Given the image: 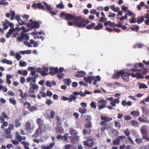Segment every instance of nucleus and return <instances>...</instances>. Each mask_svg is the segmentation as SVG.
<instances>
[{
	"mask_svg": "<svg viewBox=\"0 0 149 149\" xmlns=\"http://www.w3.org/2000/svg\"><path fill=\"white\" fill-rule=\"evenodd\" d=\"M74 22L78 27L83 28L85 27L86 24H88L90 22L88 20L82 18L81 16H78L77 17Z\"/></svg>",
	"mask_w": 149,
	"mask_h": 149,
	"instance_id": "nucleus-1",
	"label": "nucleus"
},
{
	"mask_svg": "<svg viewBox=\"0 0 149 149\" xmlns=\"http://www.w3.org/2000/svg\"><path fill=\"white\" fill-rule=\"evenodd\" d=\"M84 79L86 82L89 83L90 84H91L92 81H93V85H96L97 81H99L100 80L101 78L99 75L96 77L89 76L84 77Z\"/></svg>",
	"mask_w": 149,
	"mask_h": 149,
	"instance_id": "nucleus-2",
	"label": "nucleus"
},
{
	"mask_svg": "<svg viewBox=\"0 0 149 149\" xmlns=\"http://www.w3.org/2000/svg\"><path fill=\"white\" fill-rule=\"evenodd\" d=\"M17 39L20 42L22 41L23 40L25 39L26 41H24V44L29 47L32 46L29 43L27 42V41L29 40V36L27 34H25L23 31L21 32V36L17 38Z\"/></svg>",
	"mask_w": 149,
	"mask_h": 149,
	"instance_id": "nucleus-3",
	"label": "nucleus"
},
{
	"mask_svg": "<svg viewBox=\"0 0 149 149\" xmlns=\"http://www.w3.org/2000/svg\"><path fill=\"white\" fill-rule=\"evenodd\" d=\"M15 139L18 140V141L12 140L11 142L14 145H18L19 144L20 142H22V140H25L26 139V137L25 136H21L18 132H15Z\"/></svg>",
	"mask_w": 149,
	"mask_h": 149,
	"instance_id": "nucleus-4",
	"label": "nucleus"
},
{
	"mask_svg": "<svg viewBox=\"0 0 149 149\" xmlns=\"http://www.w3.org/2000/svg\"><path fill=\"white\" fill-rule=\"evenodd\" d=\"M60 17L68 21L73 20L74 22L77 17L74 15H72L70 13L66 14L63 12L61 13Z\"/></svg>",
	"mask_w": 149,
	"mask_h": 149,
	"instance_id": "nucleus-5",
	"label": "nucleus"
},
{
	"mask_svg": "<svg viewBox=\"0 0 149 149\" xmlns=\"http://www.w3.org/2000/svg\"><path fill=\"white\" fill-rule=\"evenodd\" d=\"M107 101L103 99H100L97 103V106L98 107V109L99 110H102L107 107Z\"/></svg>",
	"mask_w": 149,
	"mask_h": 149,
	"instance_id": "nucleus-6",
	"label": "nucleus"
},
{
	"mask_svg": "<svg viewBox=\"0 0 149 149\" xmlns=\"http://www.w3.org/2000/svg\"><path fill=\"white\" fill-rule=\"evenodd\" d=\"M23 106L25 107L30 112H32L36 110L38 108L35 106H31V103L28 102H26L23 104Z\"/></svg>",
	"mask_w": 149,
	"mask_h": 149,
	"instance_id": "nucleus-7",
	"label": "nucleus"
},
{
	"mask_svg": "<svg viewBox=\"0 0 149 149\" xmlns=\"http://www.w3.org/2000/svg\"><path fill=\"white\" fill-rule=\"evenodd\" d=\"M48 69L46 67H43L42 69L40 68H38L37 69V72L41 74L42 76H46L48 74L47 73Z\"/></svg>",
	"mask_w": 149,
	"mask_h": 149,
	"instance_id": "nucleus-8",
	"label": "nucleus"
},
{
	"mask_svg": "<svg viewBox=\"0 0 149 149\" xmlns=\"http://www.w3.org/2000/svg\"><path fill=\"white\" fill-rule=\"evenodd\" d=\"M100 117L101 120H103V121H101L100 123V125L102 126L104 125L105 122H109L112 120V118L103 116L102 115H101Z\"/></svg>",
	"mask_w": 149,
	"mask_h": 149,
	"instance_id": "nucleus-9",
	"label": "nucleus"
},
{
	"mask_svg": "<svg viewBox=\"0 0 149 149\" xmlns=\"http://www.w3.org/2000/svg\"><path fill=\"white\" fill-rule=\"evenodd\" d=\"M126 137L125 135H122L118 136L115 139L113 140L112 143L114 145H118L120 144V139H125Z\"/></svg>",
	"mask_w": 149,
	"mask_h": 149,
	"instance_id": "nucleus-10",
	"label": "nucleus"
},
{
	"mask_svg": "<svg viewBox=\"0 0 149 149\" xmlns=\"http://www.w3.org/2000/svg\"><path fill=\"white\" fill-rule=\"evenodd\" d=\"M26 127L25 128V130L28 132L31 133L33 132L34 129V126H31L30 122H27L25 125Z\"/></svg>",
	"mask_w": 149,
	"mask_h": 149,
	"instance_id": "nucleus-11",
	"label": "nucleus"
},
{
	"mask_svg": "<svg viewBox=\"0 0 149 149\" xmlns=\"http://www.w3.org/2000/svg\"><path fill=\"white\" fill-rule=\"evenodd\" d=\"M30 85L31 87L28 91L29 93H34L35 92V90H37L38 89V86L37 84H31L30 83Z\"/></svg>",
	"mask_w": 149,
	"mask_h": 149,
	"instance_id": "nucleus-12",
	"label": "nucleus"
},
{
	"mask_svg": "<svg viewBox=\"0 0 149 149\" xmlns=\"http://www.w3.org/2000/svg\"><path fill=\"white\" fill-rule=\"evenodd\" d=\"M31 6L32 8H34L35 9L38 8L40 10H45V8L44 6L42 5V3H34Z\"/></svg>",
	"mask_w": 149,
	"mask_h": 149,
	"instance_id": "nucleus-13",
	"label": "nucleus"
},
{
	"mask_svg": "<svg viewBox=\"0 0 149 149\" xmlns=\"http://www.w3.org/2000/svg\"><path fill=\"white\" fill-rule=\"evenodd\" d=\"M125 74V71L121 70L113 74L112 77V79H118L120 78V76H122L123 74Z\"/></svg>",
	"mask_w": 149,
	"mask_h": 149,
	"instance_id": "nucleus-14",
	"label": "nucleus"
},
{
	"mask_svg": "<svg viewBox=\"0 0 149 149\" xmlns=\"http://www.w3.org/2000/svg\"><path fill=\"white\" fill-rule=\"evenodd\" d=\"M130 75V73L128 72H125V74H122L121 77L123 79V80L126 82H128L130 80L129 77Z\"/></svg>",
	"mask_w": 149,
	"mask_h": 149,
	"instance_id": "nucleus-15",
	"label": "nucleus"
},
{
	"mask_svg": "<svg viewBox=\"0 0 149 149\" xmlns=\"http://www.w3.org/2000/svg\"><path fill=\"white\" fill-rule=\"evenodd\" d=\"M18 91L20 93V96L23 99H25L27 97H29V95L26 92H25L24 94L22 89H19L18 90Z\"/></svg>",
	"mask_w": 149,
	"mask_h": 149,
	"instance_id": "nucleus-16",
	"label": "nucleus"
},
{
	"mask_svg": "<svg viewBox=\"0 0 149 149\" xmlns=\"http://www.w3.org/2000/svg\"><path fill=\"white\" fill-rule=\"evenodd\" d=\"M49 74L52 75H54L58 72V69L57 67H50L49 68Z\"/></svg>",
	"mask_w": 149,
	"mask_h": 149,
	"instance_id": "nucleus-17",
	"label": "nucleus"
},
{
	"mask_svg": "<svg viewBox=\"0 0 149 149\" xmlns=\"http://www.w3.org/2000/svg\"><path fill=\"white\" fill-rule=\"evenodd\" d=\"M76 72L78 73L76 74H75V76L77 78L83 77L86 74L85 72L83 71H78Z\"/></svg>",
	"mask_w": 149,
	"mask_h": 149,
	"instance_id": "nucleus-18",
	"label": "nucleus"
},
{
	"mask_svg": "<svg viewBox=\"0 0 149 149\" xmlns=\"http://www.w3.org/2000/svg\"><path fill=\"white\" fill-rule=\"evenodd\" d=\"M61 126L62 125H57L55 128V131L56 132L61 134L63 132L64 130Z\"/></svg>",
	"mask_w": 149,
	"mask_h": 149,
	"instance_id": "nucleus-19",
	"label": "nucleus"
},
{
	"mask_svg": "<svg viewBox=\"0 0 149 149\" xmlns=\"http://www.w3.org/2000/svg\"><path fill=\"white\" fill-rule=\"evenodd\" d=\"M85 127L86 128H88L89 130V134H90V133L91 132V128L92 127V125L91 123V121H88L86 123H85Z\"/></svg>",
	"mask_w": 149,
	"mask_h": 149,
	"instance_id": "nucleus-20",
	"label": "nucleus"
},
{
	"mask_svg": "<svg viewBox=\"0 0 149 149\" xmlns=\"http://www.w3.org/2000/svg\"><path fill=\"white\" fill-rule=\"evenodd\" d=\"M31 26L34 29H37L39 27L40 24L37 22L34 21L31 23Z\"/></svg>",
	"mask_w": 149,
	"mask_h": 149,
	"instance_id": "nucleus-21",
	"label": "nucleus"
},
{
	"mask_svg": "<svg viewBox=\"0 0 149 149\" xmlns=\"http://www.w3.org/2000/svg\"><path fill=\"white\" fill-rule=\"evenodd\" d=\"M122 105L124 107L127 105L128 106H131L132 103L131 101H129L126 102L125 100H123L121 102Z\"/></svg>",
	"mask_w": 149,
	"mask_h": 149,
	"instance_id": "nucleus-22",
	"label": "nucleus"
},
{
	"mask_svg": "<svg viewBox=\"0 0 149 149\" xmlns=\"http://www.w3.org/2000/svg\"><path fill=\"white\" fill-rule=\"evenodd\" d=\"M147 126L146 125L142 126L141 128L140 132L141 134H143V133H146L147 132Z\"/></svg>",
	"mask_w": 149,
	"mask_h": 149,
	"instance_id": "nucleus-23",
	"label": "nucleus"
},
{
	"mask_svg": "<svg viewBox=\"0 0 149 149\" xmlns=\"http://www.w3.org/2000/svg\"><path fill=\"white\" fill-rule=\"evenodd\" d=\"M141 134L142 136V139L143 140L144 139L146 141H149V137L148 136L147 132Z\"/></svg>",
	"mask_w": 149,
	"mask_h": 149,
	"instance_id": "nucleus-24",
	"label": "nucleus"
},
{
	"mask_svg": "<svg viewBox=\"0 0 149 149\" xmlns=\"http://www.w3.org/2000/svg\"><path fill=\"white\" fill-rule=\"evenodd\" d=\"M56 119L57 120V125H62V120L61 118L58 116H57L56 117Z\"/></svg>",
	"mask_w": 149,
	"mask_h": 149,
	"instance_id": "nucleus-25",
	"label": "nucleus"
},
{
	"mask_svg": "<svg viewBox=\"0 0 149 149\" xmlns=\"http://www.w3.org/2000/svg\"><path fill=\"white\" fill-rule=\"evenodd\" d=\"M17 73L19 74H22L23 75H26L28 74L27 71L26 70H24L23 71L20 70H19L17 71Z\"/></svg>",
	"mask_w": 149,
	"mask_h": 149,
	"instance_id": "nucleus-26",
	"label": "nucleus"
},
{
	"mask_svg": "<svg viewBox=\"0 0 149 149\" xmlns=\"http://www.w3.org/2000/svg\"><path fill=\"white\" fill-rule=\"evenodd\" d=\"M21 143L24 146L25 149H29V143L25 141H22L21 142Z\"/></svg>",
	"mask_w": 149,
	"mask_h": 149,
	"instance_id": "nucleus-27",
	"label": "nucleus"
},
{
	"mask_svg": "<svg viewBox=\"0 0 149 149\" xmlns=\"http://www.w3.org/2000/svg\"><path fill=\"white\" fill-rule=\"evenodd\" d=\"M77 98V97L73 95H71L69 97V102H70L72 101H75Z\"/></svg>",
	"mask_w": 149,
	"mask_h": 149,
	"instance_id": "nucleus-28",
	"label": "nucleus"
},
{
	"mask_svg": "<svg viewBox=\"0 0 149 149\" xmlns=\"http://www.w3.org/2000/svg\"><path fill=\"white\" fill-rule=\"evenodd\" d=\"M42 133V132H40V130L38 128L35 133L32 135V137H34L35 138H37L40 134Z\"/></svg>",
	"mask_w": 149,
	"mask_h": 149,
	"instance_id": "nucleus-29",
	"label": "nucleus"
},
{
	"mask_svg": "<svg viewBox=\"0 0 149 149\" xmlns=\"http://www.w3.org/2000/svg\"><path fill=\"white\" fill-rule=\"evenodd\" d=\"M9 24L8 21L7 19H6L3 24L4 29H6L8 27Z\"/></svg>",
	"mask_w": 149,
	"mask_h": 149,
	"instance_id": "nucleus-30",
	"label": "nucleus"
},
{
	"mask_svg": "<svg viewBox=\"0 0 149 149\" xmlns=\"http://www.w3.org/2000/svg\"><path fill=\"white\" fill-rule=\"evenodd\" d=\"M103 27V25L102 23H99L96 26H95L94 29L97 30L102 29Z\"/></svg>",
	"mask_w": 149,
	"mask_h": 149,
	"instance_id": "nucleus-31",
	"label": "nucleus"
},
{
	"mask_svg": "<svg viewBox=\"0 0 149 149\" xmlns=\"http://www.w3.org/2000/svg\"><path fill=\"white\" fill-rule=\"evenodd\" d=\"M73 95H80V96L81 97H84L85 96V95L81 91L79 92H74L73 93Z\"/></svg>",
	"mask_w": 149,
	"mask_h": 149,
	"instance_id": "nucleus-32",
	"label": "nucleus"
},
{
	"mask_svg": "<svg viewBox=\"0 0 149 149\" xmlns=\"http://www.w3.org/2000/svg\"><path fill=\"white\" fill-rule=\"evenodd\" d=\"M12 78V76L9 75L7 74L6 76V82L8 84L10 85L11 83V81L10 80V79H11Z\"/></svg>",
	"mask_w": 149,
	"mask_h": 149,
	"instance_id": "nucleus-33",
	"label": "nucleus"
},
{
	"mask_svg": "<svg viewBox=\"0 0 149 149\" xmlns=\"http://www.w3.org/2000/svg\"><path fill=\"white\" fill-rule=\"evenodd\" d=\"M38 129L40 130V132H43L45 131L46 127L45 125H43L38 126Z\"/></svg>",
	"mask_w": 149,
	"mask_h": 149,
	"instance_id": "nucleus-34",
	"label": "nucleus"
},
{
	"mask_svg": "<svg viewBox=\"0 0 149 149\" xmlns=\"http://www.w3.org/2000/svg\"><path fill=\"white\" fill-rule=\"evenodd\" d=\"M79 111L81 114H83L86 113L87 109L84 107H80L79 108Z\"/></svg>",
	"mask_w": 149,
	"mask_h": 149,
	"instance_id": "nucleus-35",
	"label": "nucleus"
},
{
	"mask_svg": "<svg viewBox=\"0 0 149 149\" xmlns=\"http://www.w3.org/2000/svg\"><path fill=\"white\" fill-rule=\"evenodd\" d=\"M36 122L38 126L43 125L44 120L41 118H38L37 119Z\"/></svg>",
	"mask_w": 149,
	"mask_h": 149,
	"instance_id": "nucleus-36",
	"label": "nucleus"
},
{
	"mask_svg": "<svg viewBox=\"0 0 149 149\" xmlns=\"http://www.w3.org/2000/svg\"><path fill=\"white\" fill-rule=\"evenodd\" d=\"M69 132L72 135H76L77 134V133L76 130L72 128H70Z\"/></svg>",
	"mask_w": 149,
	"mask_h": 149,
	"instance_id": "nucleus-37",
	"label": "nucleus"
},
{
	"mask_svg": "<svg viewBox=\"0 0 149 149\" xmlns=\"http://www.w3.org/2000/svg\"><path fill=\"white\" fill-rule=\"evenodd\" d=\"M55 144V142L51 143L50 144L49 146L44 147L43 149H51L53 147Z\"/></svg>",
	"mask_w": 149,
	"mask_h": 149,
	"instance_id": "nucleus-38",
	"label": "nucleus"
},
{
	"mask_svg": "<svg viewBox=\"0 0 149 149\" xmlns=\"http://www.w3.org/2000/svg\"><path fill=\"white\" fill-rule=\"evenodd\" d=\"M15 126L17 128L21 126V124L18 119H15Z\"/></svg>",
	"mask_w": 149,
	"mask_h": 149,
	"instance_id": "nucleus-39",
	"label": "nucleus"
},
{
	"mask_svg": "<svg viewBox=\"0 0 149 149\" xmlns=\"http://www.w3.org/2000/svg\"><path fill=\"white\" fill-rule=\"evenodd\" d=\"M9 101L10 102L15 106L17 102L16 100L13 98H10L9 99Z\"/></svg>",
	"mask_w": 149,
	"mask_h": 149,
	"instance_id": "nucleus-40",
	"label": "nucleus"
},
{
	"mask_svg": "<svg viewBox=\"0 0 149 149\" xmlns=\"http://www.w3.org/2000/svg\"><path fill=\"white\" fill-rule=\"evenodd\" d=\"M131 114L134 116H138L140 115V113L138 111H132L131 112Z\"/></svg>",
	"mask_w": 149,
	"mask_h": 149,
	"instance_id": "nucleus-41",
	"label": "nucleus"
},
{
	"mask_svg": "<svg viewBox=\"0 0 149 149\" xmlns=\"http://www.w3.org/2000/svg\"><path fill=\"white\" fill-rule=\"evenodd\" d=\"M142 138H140L139 137H136L135 141L138 144H140L143 142Z\"/></svg>",
	"mask_w": 149,
	"mask_h": 149,
	"instance_id": "nucleus-42",
	"label": "nucleus"
},
{
	"mask_svg": "<svg viewBox=\"0 0 149 149\" xmlns=\"http://www.w3.org/2000/svg\"><path fill=\"white\" fill-rule=\"evenodd\" d=\"M144 17H139L138 18L137 22L138 24H140L142 23L144 21Z\"/></svg>",
	"mask_w": 149,
	"mask_h": 149,
	"instance_id": "nucleus-43",
	"label": "nucleus"
},
{
	"mask_svg": "<svg viewBox=\"0 0 149 149\" xmlns=\"http://www.w3.org/2000/svg\"><path fill=\"white\" fill-rule=\"evenodd\" d=\"M95 25V23H92L87 26L86 28L88 29H91L93 28H94Z\"/></svg>",
	"mask_w": 149,
	"mask_h": 149,
	"instance_id": "nucleus-44",
	"label": "nucleus"
},
{
	"mask_svg": "<svg viewBox=\"0 0 149 149\" xmlns=\"http://www.w3.org/2000/svg\"><path fill=\"white\" fill-rule=\"evenodd\" d=\"M46 5L45 8L49 12L51 10H52V8L49 5H48L46 3L43 2Z\"/></svg>",
	"mask_w": 149,
	"mask_h": 149,
	"instance_id": "nucleus-45",
	"label": "nucleus"
},
{
	"mask_svg": "<svg viewBox=\"0 0 149 149\" xmlns=\"http://www.w3.org/2000/svg\"><path fill=\"white\" fill-rule=\"evenodd\" d=\"M65 83L67 86H69L71 83V80L70 78H68L64 80Z\"/></svg>",
	"mask_w": 149,
	"mask_h": 149,
	"instance_id": "nucleus-46",
	"label": "nucleus"
},
{
	"mask_svg": "<svg viewBox=\"0 0 149 149\" xmlns=\"http://www.w3.org/2000/svg\"><path fill=\"white\" fill-rule=\"evenodd\" d=\"M57 77L58 78L61 79L64 78V73L62 72H57Z\"/></svg>",
	"mask_w": 149,
	"mask_h": 149,
	"instance_id": "nucleus-47",
	"label": "nucleus"
},
{
	"mask_svg": "<svg viewBox=\"0 0 149 149\" xmlns=\"http://www.w3.org/2000/svg\"><path fill=\"white\" fill-rule=\"evenodd\" d=\"M68 138H69V136H68V134L66 133L65 134V135L63 136H62V139L68 142Z\"/></svg>",
	"mask_w": 149,
	"mask_h": 149,
	"instance_id": "nucleus-48",
	"label": "nucleus"
},
{
	"mask_svg": "<svg viewBox=\"0 0 149 149\" xmlns=\"http://www.w3.org/2000/svg\"><path fill=\"white\" fill-rule=\"evenodd\" d=\"M148 88V87L146 85L143 83L139 84V89H141L142 88Z\"/></svg>",
	"mask_w": 149,
	"mask_h": 149,
	"instance_id": "nucleus-49",
	"label": "nucleus"
},
{
	"mask_svg": "<svg viewBox=\"0 0 149 149\" xmlns=\"http://www.w3.org/2000/svg\"><path fill=\"white\" fill-rule=\"evenodd\" d=\"M130 123L132 126H136L138 124V122L135 120H132L130 121Z\"/></svg>",
	"mask_w": 149,
	"mask_h": 149,
	"instance_id": "nucleus-50",
	"label": "nucleus"
},
{
	"mask_svg": "<svg viewBox=\"0 0 149 149\" xmlns=\"http://www.w3.org/2000/svg\"><path fill=\"white\" fill-rule=\"evenodd\" d=\"M104 125V127L107 129L111 127V126H112V124L111 123H105V124Z\"/></svg>",
	"mask_w": 149,
	"mask_h": 149,
	"instance_id": "nucleus-51",
	"label": "nucleus"
},
{
	"mask_svg": "<svg viewBox=\"0 0 149 149\" xmlns=\"http://www.w3.org/2000/svg\"><path fill=\"white\" fill-rule=\"evenodd\" d=\"M11 17L10 19L11 20H13L14 19L15 17V13L14 11L11 10Z\"/></svg>",
	"mask_w": 149,
	"mask_h": 149,
	"instance_id": "nucleus-52",
	"label": "nucleus"
},
{
	"mask_svg": "<svg viewBox=\"0 0 149 149\" xmlns=\"http://www.w3.org/2000/svg\"><path fill=\"white\" fill-rule=\"evenodd\" d=\"M138 120L139 121L141 122L145 123L149 122V121L148 120L143 119L141 117H139L138 118Z\"/></svg>",
	"mask_w": 149,
	"mask_h": 149,
	"instance_id": "nucleus-53",
	"label": "nucleus"
},
{
	"mask_svg": "<svg viewBox=\"0 0 149 149\" xmlns=\"http://www.w3.org/2000/svg\"><path fill=\"white\" fill-rule=\"evenodd\" d=\"M141 108L143 113H147L148 111V109L146 107H141Z\"/></svg>",
	"mask_w": 149,
	"mask_h": 149,
	"instance_id": "nucleus-54",
	"label": "nucleus"
},
{
	"mask_svg": "<svg viewBox=\"0 0 149 149\" xmlns=\"http://www.w3.org/2000/svg\"><path fill=\"white\" fill-rule=\"evenodd\" d=\"M53 102L52 100L50 99H48L46 100L45 103L48 106H49L50 105L52 104Z\"/></svg>",
	"mask_w": 149,
	"mask_h": 149,
	"instance_id": "nucleus-55",
	"label": "nucleus"
},
{
	"mask_svg": "<svg viewBox=\"0 0 149 149\" xmlns=\"http://www.w3.org/2000/svg\"><path fill=\"white\" fill-rule=\"evenodd\" d=\"M15 57L17 60L19 61L22 58V56L19 53H17L15 54Z\"/></svg>",
	"mask_w": 149,
	"mask_h": 149,
	"instance_id": "nucleus-56",
	"label": "nucleus"
},
{
	"mask_svg": "<svg viewBox=\"0 0 149 149\" xmlns=\"http://www.w3.org/2000/svg\"><path fill=\"white\" fill-rule=\"evenodd\" d=\"M94 139V138L92 136L87 137H86V139L88 142L90 141L92 142Z\"/></svg>",
	"mask_w": 149,
	"mask_h": 149,
	"instance_id": "nucleus-57",
	"label": "nucleus"
},
{
	"mask_svg": "<svg viewBox=\"0 0 149 149\" xmlns=\"http://www.w3.org/2000/svg\"><path fill=\"white\" fill-rule=\"evenodd\" d=\"M27 65L26 63L24 62H22V60L20 61L19 63V66L21 67H23L26 66Z\"/></svg>",
	"mask_w": 149,
	"mask_h": 149,
	"instance_id": "nucleus-58",
	"label": "nucleus"
},
{
	"mask_svg": "<svg viewBox=\"0 0 149 149\" xmlns=\"http://www.w3.org/2000/svg\"><path fill=\"white\" fill-rule=\"evenodd\" d=\"M50 118L51 119H53L54 117V116L55 114V112L53 111H51L50 112Z\"/></svg>",
	"mask_w": 149,
	"mask_h": 149,
	"instance_id": "nucleus-59",
	"label": "nucleus"
},
{
	"mask_svg": "<svg viewBox=\"0 0 149 149\" xmlns=\"http://www.w3.org/2000/svg\"><path fill=\"white\" fill-rule=\"evenodd\" d=\"M127 14H125L124 16H123L121 17L119 19L117 18V19L118 20L119 19L120 21H121L124 20L125 19H127Z\"/></svg>",
	"mask_w": 149,
	"mask_h": 149,
	"instance_id": "nucleus-60",
	"label": "nucleus"
},
{
	"mask_svg": "<svg viewBox=\"0 0 149 149\" xmlns=\"http://www.w3.org/2000/svg\"><path fill=\"white\" fill-rule=\"evenodd\" d=\"M49 13L52 16L55 15H56L58 13V11L57 10L54 11L51 10L49 12Z\"/></svg>",
	"mask_w": 149,
	"mask_h": 149,
	"instance_id": "nucleus-61",
	"label": "nucleus"
},
{
	"mask_svg": "<svg viewBox=\"0 0 149 149\" xmlns=\"http://www.w3.org/2000/svg\"><path fill=\"white\" fill-rule=\"evenodd\" d=\"M90 106L91 107L94 109H95L96 108V103L95 102L92 101L91 103Z\"/></svg>",
	"mask_w": 149,
	"mask_h": 149,
	"instance_id": "nucleus-62",
	"label": "nucleus"
},
{
	"mask_svg": "<svg viewBox=\"0 0 149 149\" xmlns=\"http://www.w3.org/2000/svg\"><path fill=\"white\" fill-rule=\"evenodd\" d=\"M57 7L61 9L64 8V6L62 3H61L57 5Z\"/></svg>",
	"mask_w": 149,
	"mask_h": 149,
	"instance_id": "nucleus-63",
	"label": "nucleus"
},
{
	"mask_svg": "<svg viewBox=\"0 0 149 149\" xmlns=\"http://www.w3.org/2000/svg\"><path fill=\"white\" fill-rule=\"evenodd\" d=\"M72 145L70 144L65 145L64 147V149H70Z\"/></svg>",
	"mask_w": 149,
	"mask_h": 149,
	"instance_id": "nucleus-64",
	"label": "nucleus"
}]
</instances>
